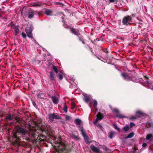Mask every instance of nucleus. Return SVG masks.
I'll return each mask as SVG.
<instances>
[{
	"mask_svg": "<svg viewBox=\"0 0 153 153\" xmlns=\"http://www.w3.org/2000/svg\"><path fill=\"white\" fill-rule=\"evenodd\" d=\"M29 134L30 137L33 138L34 139L39 137L40 134L41 137H43L44 136L46 135L49 137V139L52 137L55 143L58 145L56 151L59 153H71L73 150L71 148L66 146L64 143L62 142L61 139L60 137L57 138L56 140V137L53 135V131L51 128L50 126L48 125H42L41 123H36V128L31 127V125H29Z\"/></svg>",
	"mask_w": 153,
	"mask_h": 153,
	"instance_id": "f257e3e1",
	"label": "nucleus"
},
{
	"mask_svg": "<svg viewBox=\"0 0 153 153\" xmlns=\"http://www.w3.org/2000/svg\"><path fill=\"white\" fill-rule=\"evenodd\" d=\"M27 133L26 129L23 127L19 126L16 128L15 132L13 133L12 137L14 139V143L15 144H18V141L20 140L21 136L25 135Z\"/></svg>",
	"mask_w": 153,
	"mask_h": 153,
	"instance_id": "f03ea898",
	"label": "nucleus"
},
{
	"mask_svg": "<svg viewBox=\"0 0 153 153\" xmlns=\"http://www.w3.org/2000/svg\"><path fill=\"white\" fill-rule=\"evenodd\" d=\"M132 19V18L130 16H126L123 18L122 23L124 25H130L131 24V22Z\"/></svg>",
	"mask_w": 153,
	"mask_h": 153,
	"instance_id": "7ed1b4c3",
	"label": "nucleus"
},
{
	"mask_svg": "<svg viewBox=\"0 0 153 153\" xmlns=\"http://www.w3.org/2000/svg\"><path fill=\"white\" fill-rule=\"evenodd\" d=\"M56 114V113L55 114L54 113H53L52 114H48V119L51 122H53L54 121V119H61V116Z\"/></svg>",
	"mask_w": 153,
	"mask_h": 153,
	"instance_id": "20e7f679",
	"label": "nucleus"
},
{
	"mask_svg": "<svg viewBox=\"0 0 153 153\" xmlns=\"http://www.w3.org/2000/svg\"><path fill=\"white\" fill-rule=\"evenodd\" d=\"M66 27L70 29V31H71V33L74 34L77 37H79V36L80 35V33L78 29L74 28L73 27Z\"/></svg>",
	"mask_w": 153,
	"mask_h": 153,
	"instance_id": "39448f33",
	"label": "nucleus"
},
{
	"mask_svg": "<svg viewBox=\"0 0 153 153\" xmlns=\"http://www.w3.org/2000/svg\"><path fill=\"white\" fill-rule=\"evenodd\" d=\"M111 109L113 112L115 113L116 117L120 119L126 118V116H125L123 114H120L119 113V110L117 108H114L112 109V108H111Z\"/></svg>",
	"mask_w": 153,
	"mask_h": 153,
	"instance_id": "423d86ee",
	"label": "nucleus"
},
{
	"mask_svg": "<svg viewBox=\"0 0 153 153\" xmlns=\"http://www.w3.org/2000/svg\"><path fill=\"white\" fill-rule=\"evenodd\" d=\"M121 76L123 77V79L127 81L132 80V78L130 76L128 73L122 72Z\"/></svg>",
	"mask_w": 153,
	"mask_h": 153,
	"instance_id": "0eeeda50",
	"label": "nucleus"
},
{
	"mask_svg": "<svg viewBox=\"0 0 153 153\" xmlns=\"http://www.w3.org/2000/svg\"><path fill=\"white\" fill-rule=\"evenodd\" d=\"M49 73V78L50 80L52 81H56V77L53 72L52 71H51Z\"/></svg>",
	"mask_w": 153,
	"mask_h": 153,
	"instance_id": "6e6552de",
	"label": "nucleus"
},
{
	"mask_svg": "<svg viewBox=\"0 0 153 153\" xmlns=\"http://www.w3.org/2000/svg\"><path fill=\"white\" fill-rule=\"evenodd\" d=\"M90 148L95 153H100V149L97 148L93 145L91 146Z\"/></svg>",
	"mask_w": 153,
	"mask_h": 153,
	"instance_id": "1a4fd4ad",
	"label": "nucleus"
},
{
	"mask_svg": "<svg viewBox=\"0 0 153 153\" xmlns=\"http://www.w3.org/2000/svg\"><path fill=\"white\" fill-rule=\"evenodd\" d=\"M44 9L45 10L44 13L46 15L50 16L52 15V14L53 13V11L52 10L46 8H45Z\"/></svg>",
	"mask_w": 153,
	"mask_h": 153,
	"instance_id": "9d476101",
	"label": "nucleus"
},
{
	"mask_svg": "<svg viewBox=\"0 0 153 153\" xmlns=\"http://www.w3.org/2000/svg\"><path fill=\"white\" fill-rule=\"evenodd\" d=\"M79 127L80 128L79 131L81 132V134L83 137L87 136V135L86 134L85 131L83 130V127L81 126H79Z\"/></svg>",
	"mask_w": 153,
	"mask_h": 153,
	"instance_id": "9b49d317",
	"label": "nucleus"
},
{
	"mask_svg": "<svg viewBox=\"0 0 153 153\" xmlns=\"http://www.w3.org/2000/svg\"><path fill=\"white\" fill-rule=\"evenodd\" d=\"M25 31L27 36L30 38H32L33 36L32 31L28 30V29L27 28L25 29Z\"/></svg>",
	"mask_w": 153,
	"mask_h": 153,
	"instance_id": "f8f14e48",
	"label": "nucleus"
},
{
	"mask_svg": "<svg viewBox=\"0 0 153 153\" xmlns=\"http://www.w3.org/2000/svg\"><path fill=\"white\" fill-rule=\"evenodd\" d=\"M144 113L140 111H137L135 113L136 115L138 118L142 116H143Z\"/></svg>",
	"mask_w": 153,
	"mask_h": 153,
	"instance_id": "ddd939ff",
	"label": "nucleus"
},
{
	"mask_svg": "<svg viewBox=\"0 0 153 153\" xmlns=\"http://www.w3.org/2000/svg\"><path fill=\"white\" fill-rule=\"evenodd\" d=\"M52 99L53 102L56 104H57L59 102V100L55 96L51 97Z\"/></svg>",
	"mask_w": 153,
	"mask_h": 153,
	"instance_id": "4468645a",
	"label": "nucleus"
},
{
	"mask_svg": "<svg viewBox=\"0 0 153 153\" xmlns=\"http://www.w3.org/2000/svg\"><path fill=\"white\" fill-rule=\"evenodd\" d=\"M34 15V12L33 11H31V12H29L28 14V17L31 19L33 18Z\"/></svg>",
	"mask_w": 153,
	"mask_h": 153,
	"instance_id": "2eb2a0df",
	"label": "nucleus"
},
{
	"mask_svg": "<svg viewBox=\"0 0 153 153\" xmlns=\"http://www.w3.org/2000/svg\"><path fill=\"white\" fill-rule=\"evenodd\" d=\"M13 117V116L9 114L8 116L6 117L5 119L7 121H11L12 120Z\"/></svg>",
	"mask_w": 153,
	"mask_h": 153,
	"instance_id": "dca6fc26",
	"label": "nucleus"
},
{
	"mask_svg": "<svg viewBox=\"0 0 153 153\" xmlns=\"http://www.w3.org/2000/svg\"><path fill=\"white\" fill-rule=\"evenodd\" d=\"M84 138L86 143L88 144L91 143L90 139H89L88 135L84 137Z\"/></svg>",
	"mask_w": 153,
	"mask_h": 153,
	"instance_id": "f3484780",
	"label": "nucleus"
},
{
	"mask_svg": "<svg viewBox=\"0 0 153 153\" xmlns=\"http://www.w3.org/2000/svg\"><path fill=\"white\" fill-rule=\"evenodd\" d=\"M97 117L99 120H101L103 118L104 116L103 114H102L100 112H99L97 115Z\"/></svg>",
	"mask_w": 153,
	"mask_h": 153,
	"instance_id": "a211bd4d",
	"label": "nucleus"
},
{
	"mask_svg": "<svg viewBox=\"0 0 153 153\" xmlns=\"http://www.w3.org/2000/svg\"><path fill=\"white\" fill-rule=\"evenodd\" d=\"M61 74L59 73L58 74V75H57V76L58 78L60 80H62L63 77V76H64V74L61 72Z\"/></svg>",
	"mask_w": 153,
	"mask_h": 153,
	"instance_id": "6ab92c4d",
	"label": "nucleus"
},
{
	"mask_svg": "<svg viewBox=\"0 0 153 153\" xmlns=\"http://www.w3.org/2000/svg\"><path fill=\"white\" fill-rule=\"evenodd\" d=\"M75 123L78 125H80L81 124V120L79 119H76L74 121Z\"/></svg>",
	"mask_w": 153,
	"mask_h": 153,
	"instance_id": "aec40b11",
	"label": "nucleus"
},
{
	"mask_svg": "<svg viewBox=\"0 0 153 153\" xmlns=\"http://www.w3.org/2000/svg\"><path fill=\"white\" fill-rule=\"evenodd\" d=\"M57 74L58 72V70L56 66L53 65L52 66V67L51 68Z\"/></svg>",
	"mask_w": 153,
	"mask_h": 153,
	"instance_id": "412c9836",
	"label": "nucleus"
},
{
	"mask_svg": "<svg viewBox=\"0 0 153 153\" xmlns=\"http://www.w3.org/2000/svg\"><path fill=\"white\" fill-rule=\"evenodd\" d=\"M83 100L86 103H88L90 101V97L89 96H86L84 98Z\"/></svg>",
	"mask_w": 153,
	"mask_h": 153,
	"instance_id": "4be33fe9",
	"label": "nucleus"
},
{
	"mask_svg": "<svg viewBox=\"0 0 153 153\" xmlns=\"http://www.w3.org/2000/svg\"><path fill=\"white\" fill-rule=\"evenodd\" d=\"M134 135V133L133 132H131L129 134L128 136L126 137V138H131L133 137Z\"/></svg>",
	"mask_w": 153,
	"mask_h": 153,
	"instance_id": "5701e85b",
	"label": "nucleus"
},
{
	"mask_svg": "<svg viewBox=\"0 0 153 153\" xmlns=\"http://www.w3.org/2000/svg\"><path fill=\"white\" fill-rule=\"evenodd\" d=\"M153 126V124L152 123H150V122H147L146 125V126L147 128H149L150 127L152 126Z\"/></svg>",
	"mask_w": 153,
	"mask_h": 153,
	"instance_id": "b1692460",
	"label": "nucleus"
},
{
	"mask_svg": "<svg viewBox=\"0 0 153 153\" xmlns=\"http://www.w3.org/2000/svg\"><path fill=\"white\" fill-rule=\"evenodd\" d=\"M28 29V30L32 31L33 29V26L32 24H31L30 25V27Z\"/></svg>",
	"mask_w": 153,
	"mask_h": 153,
	"instance_id": "393cba45",
	"label": "nucleus"
},
{
	"mask_svg": "<svg viewBox=\"0 0 153 153\" xmlns=\"http://www.w3.org/2000/svg\"><path fill=\"white\" fill-rule=\"evenodd\" d=\"M71 137L74 138L76 140H79V137L75 135L74 134H72L71 135Z\"/></svg>",
	"mask_w": 153,
	"mask_h": 153,
	"instance_id": "a878e982",
	"label": "nucleus"
},
{
	"mask_svg": "<svg viewBox=\"0 0 153 153\" xmlns=\"http://www.w3.org/2000/svg\"><path fill=\"white\" fill-rule=\"evenodd\" d=\"M15 119L16 120V121L18 123H21V120L19 117H17L15 118Z\"/></svg>",
	"mask_w": 153,
	"mask_h": 153,
	"instance_id": "bb28decb",
	"label": "nucleus"
},
{
	"mask_svg": "<svg viewBox=\"0 0 153 153\" xmlns=\"http://www.w3.org/2000/svg\"><path fill=\"white\" fill-rule=\"evenodd\" d=\"M41 4L39 3H34L33 4L32 6L34 7H39L41 6Z\"/></svg>",
	"mask_w": 153,
	"mask_h": 153,
	"instance_id": "cd10ccee",
	"label": "nucleus"
},
{
	"mask_svg": "<svg viewBox=\"0 0 153 153\" xmlns=\"http://www.w3.org/2000/svg\"><path fill=\"white\" fill-rule=\"evenodd\" d=\"M64 108H63V110L65 112H67L68 111V108L67 106L65 104H64Z\"/></svg>",
	"mask_w": 153,
	"mask_h": 153,
	"instance_id": "c85d7f7f",
	"label": "nucleus"
},
{
	"mask_svg": "<svg viewBox=\"0 0 153 153\" xmlns=\"http://www.w3.org/2000/svg\"><path fill=\"white\" fill-rule=\"evenodd\" d=\"M93 106L95 108H96V107L97 106V101L96 100H94L93 101Z\"/></svg>",
	"mask_w": 153,
	"mask_h": 153,
	"instance_id": "c756f323",
	"label": "nucleus"
},
{
	"mask_svg": "<svg viewBox=\"0 0 153 153\" xmlns=\"http://www.w3.org/2000/svg\"><path fill=\"white\" fill-rule=\"evenodd\" d=\"M114 134V132L113 131H111L109 135V137L111 138L112 139L113 138V136Z\"/></svg>",
	"mask_w": 153,
	"mask_h": 153,
	"instance_id": "7c9ffc66",
	"label": "nucleus"
},
{
	"mask_svg": "<svg viewBox=\"0 0 153 153\" xmlns=\"http://www.w3.org/2000/svg\"><path fill=\"white\" fill-rule=\"evenodd\" d=\"M75 105H76L75 103L74 102H72L71 104V109H74L75 107Z\"/></svg>",
	"mask_w": 153,
	"mask_h": 153,
	"instance_id": "2f4dec72",
	"label": "nucleus"
},
{
	"mask_svg": "<svg viewBox=\"0 0 153 153\" xmlns=\"http://www.w3.org/2000/svg\"><path fill=\"white\" fill-rule=\"evenodd\" d=\"M14 32V35L15 36H17L18 34V33H19V29H16V30H15Z\"/></svg>",
	"mask_w": 153,
	"mask_h": 153,
	"instance_id": "473e14b6",
	"label": "nucleus"
},
{
	"mask_svg": "<svg viewBox=\"0 0 153 153\" xmlns=\"http://www.w3.org/2000/svg\"><path fill=\"white\" fill-rule=\"evenodd\" d=\"M152 136V135L151 134H148L146 136V139L147 140H149L151 138Z\"/></svg>",
	"mask_w": 153,
	"mask_h": 153,
	"instance_id": "72a5a7b5",
	"label": "nucleus"
},
{
	"mask_svg": "<svg viewBox=\"0 0 153 153\" xmlns=\"http://www.w3.org/2000/svg\"><path fill=\"white\" fill-rule=\"evenodd\" d=\"M114 126L115 129L119 131H120V129L117 127V125L116 124H114Z\"/></svg>",
	"mask_w": 153,
	"mask_h": 153,
	"instance_id": "f704fd0d",
	"label": "nucleus"
},
{
	"mask_svg": "<svg viewBox=\"0 0 153 153\" xmlns=\"http://www.w3.org/2000/svg\"><path fill=\"white\" fill-rule=\"evenodd\" d=\"M65 118L67 120L69 121L71 119V117L70 116L68 115H67L65 117Z\"/></svg>",
	"mask_w": 153,
	"mask_h": 153,
	"instance_id": "c9c22d12",
	"label": "nucleus"
},
{
	"mask_svg": "<svg viewBox=\"0 0 153 153\" xmlns=\"http://www.w3.org/2000/svg\"><path fill=\"white\" fill-rule=\"evenodd\" d=\"M137 118H138V117H137V116L136 115L135 116H132L131 117L130 119V120H135V119H136Z\"/></svg>",
	"mask_w": 153,
	"mask_h": 153,
	"instance_id": "e433bc0d",
	"label": "nucleus"
},
{
	"mask_svg": "<svg viewBox=\"0 0 153 153\" xmlns=\"http://www.w3.org/2000/svg\"><path fill=\"white\" fill-rule=\"evenodd\" d=\"M124 130L125 131H127L129 130V127L128 126H125L123 128Z\"/></svg>",
	"mask_w": 153,
	"mask_h": 153,
	"instance_id": "4c0bfd02",
	"label": "nucleus"
},
{
	"mask_svg": "<svg viewBox=\"0 0 153 153\" xmlns=\"http://www.w3.org/2000/svg\"><path fill=\"white\" fill-rule=\"evenodd\" d=\"M22 35L23 38H25V39H26L27 36L25 33L23 32L22 33Z\"/></svg>",
	"mask_w": 153,
	"mask_h": 153,
	"instance_id": "58836bf2",
	"label": "nucleus"
},
{
	"mask_svg": "<svg viewBox=\"0 0 153 153\" xmlns=\"http://www.w3.org/2000/svg\"><path fill=\"white\" fill-rule=\"evenodd\" d=\"M11 27H13L14 30H16V29H19L14 24H13L11 25Z\"/></svg>",
	"mask_w": 153,
	"mask_h": 153,
	"instance_id": "ea45409f",
	"label": "nucleus"
},
{
	"mask_svg": "<svg viewBox=\"0 0 153 153\" xmlns=\"http://www.w3.org/2000/svg\"><path fill=\"white\" fill-rule=\"evenodd\" d=\"M135 124L131 122L130 124V126L131 128H132L133 127L135 126Z\"/></svg>",
	"mask_w": 153,
	"mask_h": 153,
	"instance_id": "a19ab883",
	"label": "nucleus"
},
{
	"mask_svg": "<svg viewBox=\"0 0 153 153\" xmlns=\"http://www.w3.org/2000/svg\"><path fill=\"white\" fill-rule=\"evenodd\" d=\"M99 120V119L97 117L94 122V124L95 125L96 123H97Z\"/></svg>",
	"mask_w": 153,
	"mask_h": 153,
	"instance_id": "79ce46f5",
	"label": "nucleus"
},
{
	"mask_svg": "<svg viewBox=\"0 0 153 153\" xmlns=\"http://www.w3.org/2000/svg\"><path fill=\"white\" fill-rule=\"evenodd\" d=\"M2 19H4V21H6L7 20V16H6L4 17H2Z\"/></svg>",
	"mask_w": 153,
	"mask_h": 153,
	"instance_id": "37998d69",
	"label": "nucleus"
},
{
	"mask_svg": "<svg viewBox=\"0 0 153 153\" xmlns=\"http://www.w3.org/2000/svg\"><path fill=\"white\" fill-rule=\"evenodd\" d=\"M79 40L81 41V42H82L83 40V39L82 38V36H79Z\"/></svg>",
	"mask_w": 153,
	"mask_h": 153,
	"instance_id": "c03bdc74",
	"label": "nucleus"
},
{
	"mask_svg": "<svg viewBox=\"0 0 153 153\" xmlns=\"http://www.w3.org/2000/svg\"><path fill=\"white\" fill-rule=\"evenodd\" d=\"M64 27L68 29V28L66 27H71L70 26L67 25L66 24H64Z\"/></svg>",
	"mask_w": 153,
	"mask_h": 153,
	"instance_id": "a18cd8bd",
	"label": "nucleus"
},
{
	"mask_svg": "<svg viewBox=\"0 0 153 153\" xmlns=\"http://www.w3.org/2000/svg\"><path fill=\"white\" fill-rule=\"evenodd\" d=\"M35 43H36V41L34 39L33 37V36L32 37V38H30Z\"/></svg>",
	"mask_w": 153,
	"mask_h": 153,
	"instance_id": "49530a36",
	"label": "nucleus"
},
{
	"mask_svg": "<svg viewBox=\"0 0 153 153\" xmlns=\"http://www.w3.org/2000/svg\"><path fill=\"white\" fill-rule=\"evenodd\" d=\"M98 126L100 127L101 129L102 130V129L103 128L102 126L100 124H98Z\"/></svg>",
	"mask_w": 153,
	"mask_h": 153,
	"instance_id": "de8ad7c7",
	"label": "nucleus"
},
{
	"mask_svg": "<svg viewBox=\"0 0 153 153\" xmlns=\"http://www.w3.org/2000/svg\"><path fill=\"white\" fill-rule=\"evenodd\" d=\"M146 146L147 144L146 143H144L142 145L143 147L144 148Z\"/></svg>",
	"mask_w": 153,
	"mask_h": 153,
	"instance_id": "09e8293b",
	"label": "nucleus"
},
{
	"mask_svg": "<svg viewBox=\"0 0 153 153\" xmlns=\"http://www.w3.org/2000/svg\"><path fill=\"white\" fill-rule=\"evenodd\" d=\"M32 103H33V105L34 107H36V104L35 103V102L34 101H33L32 102Z\"/></svg>",
	"mask_w": 153,
	"mask_h": 153,
	"instance_id": "8fccbe9b",
	"label": "nucleus"
},
{
	"mask_svg": "<svg viewBox=\"0 0 153 153\" xmlns=\"http://www.w3.org/2000/svg\"><path fill=\"white\" fill-rule=\"evenodd\" d=\"M64 18L65 15H63V16L62 17V18L63 19V20L62 21V22H64Z\"/></svg>",
	"mask_w": 153,
	"mask_h": 153,
	"instance_id": "3c124183",
	"label": "nucleus"
},
{
	"mask_svg": "<svg viewBox=\"0 0 153 153\" xmlns=\"http://www.w3.org/2000/svg\"><path fill=\"white\" fill-rule=\"evenodd\" d=\"M109 1L110 2H114L115 1V0H109Z\"/></svg>",
	"mask_w": 153,
	"mask_h": 153,
	"instance_id": "603ef678",
	"label": "nucleus"
},
{
	"mask_svg": "<svg viewBox=\"0 0 153 153\" xmlns=\"http://www.w3.org/2000/svg\"><path fill=\"white\" fill-rule=\"evenodd\" d=\"M42 13L41 12H39L38 13V14L39 16H40L42 15Z\"/></svg>",
	"mask_w": 153,
	"mask_h": 153,
	"instance_id": "864d4df0",
	"label": "nucleus"
},
{
	"mask_svg": "<svg viewBox=\"0 0 153 153\" xmlns=\"http://www.w3.org/2000/svg\"><path fill=\"white\" fill-rule=\"evenodd\" d=\"M135 14H134V13H132L131 14V16H132V17H134L135 16Z\"/></svg>",
	"mask_w": 153,
	"mask_h": 153,
	"instance_id": "5fc2aeb1",
	"label": "nucleus"
},
{
	"mask_svg": "<svg viewBox=\"0 0 153 153\" xmlns=\"http://www.w3.org/2000/svg\"><path fill=\"white\" fill-rule=\"evenodd\" d=\"M134 150L135 151L137 150H138L137 147H135L134 148Z\"/></svg>",
	"mask_w": 153,
	"mask_h": 153,
	"instance_id": "6e6d98bb",
	"label": "nucleus"
},
{
	"mask_svg": "<svg viewBox=\"0 0 153 153\" xmlns=\"http://www.w3.org/2000/svg\"><path fill=\"white\" fill-rule=\"evenodd\" d=\"M144 77L145 78H146V79H149V78H148V77L146 75L145 76H144Z\"/></svg>",
	"mask_w": 153,
	"mask_h": 153,
	"instance_id": "4d7b16f0",
	"label": "nucleus"
},
{
	"mask_svg": "<svg viewBox=\"0 0 153 153\" xmlns=\"http://www.w3.org/2000/svg\"><path fill=\"white\" fill-rule=\"evenodd\" d=\"M91 52H92L93 53H94V52H93V50H92V48H91Z\"/></svg>",
	"mask_w": 153,
	"mask_h": 153,
	"instance_id": "13d9d810",
	"label": "nucleus"
},
{
	"mask_svg": "<svg viewBox=\"0 0 153 153\" xmlns=\"http://www.w3.org/2000/svg\"><path fill=\"white\" fill-rule=\"evenodd\" d=\"M2 119H1V120H0V125H1L2 123Z\"/></svg>",
	"mask_w": 153,
	"mask_h": 153,
	"instance_id": "bf43d9fd",
	"label": "nucleus"
},
{
	"mask_svg": "<svg viewBox=\"0 0 153 153\" xmlns=\"http://www.w3.org/2000/svg\"><path fill=\"white\" fill-rule=\"evenodd\" d=\"M82 43L83 44H85V42H84V40H83L82 42Z\"/></svg>",
	"mask_w": 153,
	"mask_h": 153,
	"instance_id": "052dcab7",
	"label": "nucleus"
},
{
	"mask_svg": "<svg viewBox=\"0 0 153 153\" xmlns=\"http://www.w3.org/2000/svg\"><path fill=\"white\" fill-rule=\"evenodd\" d=\"M25 139L27 140H29V139L28 138H26Z\"/></svg>",
	"mask_w": 153,
	"mask_h": 153,
	"instance_id": "680f3d73",
	"label": "nucleus"
},
{
	"mask_svg": "<svg viewBox=\"0 0 153 153\" xmlns=\"http://www.w3.org/2000/svg\"><path fill=\"white\" fill-rule=\"evenodd\" d=\"M3 117V114H2L1 115H0V117Z\"/></svg>",
	"mask_w": 153,
	"mask_h": 153,
	"instance_id": "e2e57ef3",
	"label": "nucleus"
},
{
	"mask_svg": "<svg viewBox=\"0 0 153 153\" xmlns=\"http://www.w3.org/2000/svg\"><path fill=\"white\" fill-rule=\"evenodd\" d=\"M0 18L2 19V15L1 14H0Z\"/></svg>",
	"mask_w": 153,
	"mask_h": 153,
	"instance_id": "0e129e2a",
	"label": "nucleus"
},
{
	"mask_svg": "<svg viewBox=\"0 0 153 153\" xmlns=\"http://www.w3.org/2000/svg\"><path fill=\"white\" fill-rule=\"evenodd\" d=\"M38 97H40V98H41V99H42V97H40V95H39H39Z\"/></svg>",
	"mask_w": 153,
	"mask_h": 153,
	"instance_id": "69168bd1",
	"label": "nucleus"
},
{
	"mask_svg": "<svg viewBox=\"0 0 153 153\" xmlns=\"http://www.w3.org/2000/svg\"><path fill=\"white\" fill-rule=\"evenodd\" d=\"M146 82H147V84H149V82H148V81H146Z\"/></svg>",
	"mask_w": 153,
	"mask_h": 153,
	"instance_id": "338daca9",
	"label": "nucleus"
},
{
	"mask_svg": "<svg viewBox=\"0 0 153 153\" xmlns=\"http://www.w3.org/2000/svg\"><path fill=\"white\" fill-rule=\"evenodd\" d=\"M97 58L98 59H100V58L99 57H97Z\"/></svg>",
	"mask_w": 153,
	"mask_h": 153,
	"instance_id": "774afa93",
	"label": "nucleus"
}]
</instances>
